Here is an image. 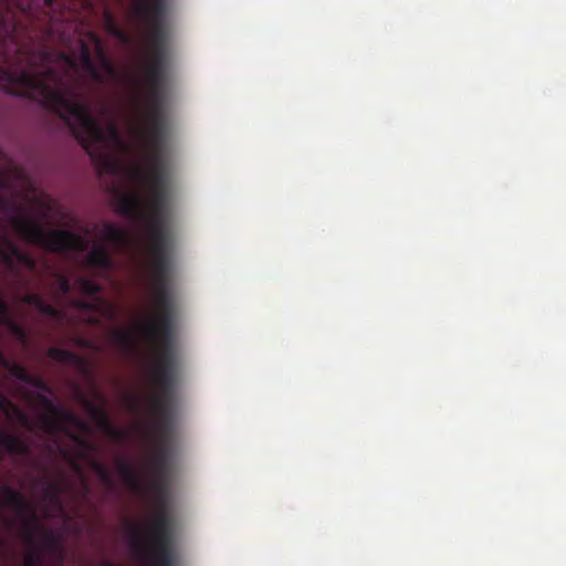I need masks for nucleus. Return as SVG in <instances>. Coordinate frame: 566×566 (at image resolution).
<instances>
[{"instance_id": "obj_1", "label": "nucleus", "mask_w": 566, "mask_h": 566, "mask_svg": "<svg viewBox=\"0 0 566 566\" xmlns=\"http://www.w3.org/2000/svg\"><path fill=\"white\" fill-rule=\"evenodd\" d=\"M171 248L172 241H148V277L155 313L142 325V332L155 352L150 369L154 394L148 398L153 416V452L148 461L147 492L159 500L167 496L169 489L174 395L179 377L175 347Z\"/></svg>"}, {"instance_id": "obj_2", "label": "nucleus", "mask_w": 566, "mask_h": 566, "mask_svg": "<svg viewBox=\"0 0 566 566\" xmlns=\"http://www.w3.org/2000/svg\"><path fill=\"white\" fill-rule=\"evenodd\" d=\"M45 78L57 82L60 80L53 70L43 75H33L28 70L13 72L0 67L1 90L9 95L38 102L45 109L56 114L87 153L95 145L106 142L122 144L118 127L109 123L103 128L92 115L90 105L81 99L75 87L62 82L52 86L45 82Z\"/></svg>"}, {"instance_id": "obj_3", "label": "nucleus", "mask_w": 566, "mask_h": 566, "mask_svg": "<svg viewBox=\"0 0 566 566\" xmlns=\"http://www.w3.org/2000/svg\"><path fill=\"white\" fill-rule=\"evenodd\" d=\"M92 40L95 45V55L98 61V65L93 60V54L90 46L84 42L80 41L78 48V56L75 57L67 53H61L60 59L66 67L65 73H59L54 67L49 66L42 72H32L29 71L33 75H43L45 72L53 70L55 74L59 76V82L51 78H45V82L52 86L59 85L61 82L66 85H71L75 87L78 93V83L75 77V74L83 70V72L88 75L96 84L104 85L117 78V70L107 55L101 39L92 34Z\"/></svg>"}, {"instance_id": "obj_4", "label": "nucleus", "mask_w": 566, "mask_h": 566, "mask_svg": "<svg viewBox=\"0 0 566 566\" xmlns=\"http://www.w3.org/2000/svg\"><path fill=\"white\" fill-rule=\"evenodd\" d=\"M156 501V510L147 523V544L144 545L139 530L130 531L132 546L134 551L146 557L150 566H175L176 554L174 551L172 518L166 505V499Z\"/></svg>"}, {"instance_id": "obj_5", "label": "nucleus", "mask_w": 566, "mask_h": 566, "mask_svg": "<svg viewBox=\"0 0 566 566\" xmlns=\"http://www.w3.org/2000/svg\"><path fill=\"white\" fill-rule=\"evenodd\" d=\"M1 506L10 507L21 518L19 533L28 547L38 546V538L41 541L42 552L54 549L59 545L56 535L42 526L33 503L22 492L8 485L0 488Z\"/></svg>"}, {"instance_id": "obj_6", "label": "nucleus", "mask_w": 566, "mask_h": 566, "mask_svg": "<svg viewBox=\"0 0 566 566\" xmlns=\"http://www.w3.org/2000/svg\"><path fill=\"white\" fill-rule=\"evenodd\" d=\"M39 426L48 434L64 433L69 437L80 448L76 458H85L94 450L90 441L72 430L74 428L81 432H87L90 428L86 421L61 406L53 416H40Z\"/></svg>"}, {"instance_id": "obj_7", "label": "nucleus", "mask_w": 566, "mask_h": 566, "mask_svg": "<svg viewBox=\"0 0 566 566\" xmlns=\"http://www.w3.org/2000/svg\"><path fill=\"white\" fill-rule=\"evenodd\" d=\"M116 468L123 482L136 492H147V482H144L134 465L124 458L116 459Z\"/></svg>"}, {"instance_id": "obj_8", "label": "nucleus", "mask_w": 566, "mask_h": 566, "mask_svg": "<svg viewBox=\"0 0 566 566\" xmlns=\"http://www.w3.org/2000/svg\"><path fill=\"white\" fill-rule=\"evenodd\" d=\"M84 409L90 415V417L95 420L101 429L106 431L114 439H122V431L115 429L109 421L104 408L91 400L84 399L83 401Z\"/></svg>"}, {"instance_id": "obj_9", "label": "nucleus", "mask_w": 566, "mask_h": 566, "mask_svg": "<svg viewBox=\"0 0 566 566\" xmlns=\"http://www.w3.org/2000/svg\"><path fill=\"white\" fill-rule=\"evenodd\" d=\"M0 448L2 451L13 454L27 457L30 454V446L18 434L10 433L0 427Z\"/></svg>"}, {"instance_id": "obj_10", "label": "nucleus", "mask_w": 566, "mask_h": 566, "mask_svg": "<svg viewBox=\"0 0 566 566\" xmlns=\"http://www.w3.org/2000/svg\"><path fill=\"white\" fill-rule=\"evenodd\" d=\"M87 265L101 269L109 270L113 268V259L107 248L103 245H95L86 255Z\"/></svg>"}, {"instance_id": "obj_11", "label": "nucleus", "mask_w": 566, "mask_h": 566, "mask_svg": "<svg viewBox=\"0 0 566 566\" xmlns=\"http://www.w3.org/2000/svg\"><path fill=\"white\" fill-rule=\"evenodd\" d=\"M1 241L2 253H0V260L10 272H15V259L19 258L22 250L7 237H1Z\"/></svg>"}, {"instance_id": "obj_12", "label": "nucleus", "mask_w": 566, "mask_h": 566, "mask_svg": "<svg viewBox=\"0 0 566 566\" xmlns=\"http://www.w3.org/2000/svg\"><path fill=\"white\" fill-rule=\"evenodd\" d=\"M102 235L108 242L122 248L126 245L128 235L125 229L112 222H105L102 230Z\"/></svg>"}, {"instance_id": "obj_13", "label": "nucleus", "mask_w": 566, "mask_h": 566, "mask_svg": "<svg viewBox=\"0 0 566 566\" xmlns=\"http://www.w3.org/2000/svg\"><path fill=\"white\" fill-rule=\"evenodd\" d=\"M46 355L54 361L76 365L82 363V358L69 350L56 346H52L48 349Z\"/></svg>"}, {"instance_id": "obj_14", "label": "nucleus", "mask_w": 566, "mask_h": 566, "mask_svg": "<svg viewBox=\"0 0 566 566\" xmlns=\"http://www.w3.org/2000/svg\"><path fill=\"white\" fill-rule=\"evenodd\" d=\"M43 497L53 505L61 507V494L63 492L62 485L49 480L42 481Z\"/></svg>"}, {"instance_id": "obj_15", "label": "nucleus", "mask_w": 566, "mask_h": 566, "mask_svg": "<svg viewBox=\"0 0 566 566\" xmlns=\"http://www.w3.org/2000/svg\"><path fill=\"white\" fill-rule=\"evenodd\" d=\"M0 411L4 412L7 416H9V412H13L17 415L19 421L29 428V420L27 416L17 407L14 406L6 396L0 394Z\"/></svg>"}, {"instance_id": "obj_16", "label": "nucleus", "mask_w": 566, "mask_h": 566, "mask_svg": "<svg viewBox=\"0 0 566 566\" xmlns=\"http://www.w3.org/2000/svg\"><path fill=\"white\" fill-rule=\"evenodd\" d=\"M91 468L95 472V474L97 475V478L101 480L102 483H104L107 488H113L114 479H113V474L108 467H106L105 464H103L96 460H93L91 462Z\"/></svg>"}, {"instance_id": "obj_17", "label": "nucleus", "mask_w": 566, "mask_h": 566, "mask_svg": "<svg viewBox=\"0 0 566 566\" xmlns=\"http://www.w3.org/2000/svg\"><path fill=\"white\" fill-rule=\"evenodd\" d=\"M15 265H17V271L11 272V273L17 277H21V272H20L19 266L24 268L29 272H33L36 269L35 260L32 258V255H30L29 253L23 252V251L21 252L19 258L15 259Z\"/></svg>"}, {"instance_id": "obj_18", "label": "nucleus", "mask_w": 566, "mask_h": 566, "mask_svg": "<svg viewBox=\"0 0 566 566\" xmlns=\"http://www.w3.org/2000/svg\"><path fill=\"white\" fill-rule=\"evenodd\" d=\"M24 566H43L44 554L39 546L29 547V551L24 555Z\"/></svg>"}, {"instance_id": "obj_19", "label": "nucleus", "mask_w": 566, "mask_h": 566, "mask_svg": "<svg viewBox=\"0 0 566 566\" xmlns=\"http://www.w3.org/2000/svg\"><path fill=\"white\" fill-rule=\"evenodd\" d=\"M113 342L123 349H130L134 347V338L130 333L123 329H115L112 333Z\"/></svg>"}, {"instance_id": "obj_20", "label": "nucleus", "mask_w": 566, "mask_h": 566, "mask_svg": "<svg viewBox=\"0 0 566 566\" xmlns=\"http://www.w3.org/2000/svg\"><path fill=\"white\" fill-rule=\"evenodd\" d=\"M106 29L107 32L114 38L119 39L122 41L127 40L126 33L117 25L111 12L106 13Z\"/></svg>"}, {"instance_id": "obj_21", "label": "nucleus", "mask_w": 566, "mask_h": 566, "mask_svg": "<svg viewBox=\"0 0 566 566\" xmlns=\"http://www.w3.org/2000/svg\"><path fill=\"white\" fill-rule=\"evenodd\" d=\"M78 285L81 291L88 296L98 295L102 291L101 286L96 282L84 277L78 280Z\"/></svg>"}, {"instance_id": "obj_22", "label": "nucleus", "mask_w": 566, "mask_h": 566, "mask_svg": "<svg viewBox=\"0 0 566 566\" xmlns=\"http://www.w3.org/2000/svg\"><path fill=\"white\" fill-rule=\"evenodd\" d=\"M38 401L45 411L42 416H53L60 407L59 405H55L48 396L42 394L38 395Z\"/></svg>"}, {"instance_id": "obj_23", "label": "nucleus", "mask_w": 566, "mask_h": 566, "mask_svg": "<svg viewBox=\"0 0 566 566\" xmlns=\"http://www.w3.org/2000/svg\"><path fill=\"white\" fill-rule=\"evenodd\" d=\"M38 311L48 317L59 319L62 317V313L52 304L46 303L44 300L38 307Z\"/></svg>"}, {"instance_id": "obj_24", "label": "nucleus", "mask_w": 566, "mask_h": 566, "mask_svg": "<svg viewBox=\"0 0 566 566\" xmlns=\"http://www.w3.org/2000/svg\"><path fill=\"white\" fill-rule=\"evenodd\" d=\"M12 374L15 378L21 380L22 382H33V376H31L25 368L20 365H14L12 368Z\"/></svg>"}, {"instance_id": "obj_25", "label": "nucleus", "mask_w": 566, "mask_h": 566, "mask_svg": "<svg viewBox=\"0 0 566 566\" xmlns=\"http://www.w3.org/2000/svg\"><path fill=\"white\" fill-rule=\"evenodd\" d=\"M54 276L56 280L59 291L64 295L71 293L72 287L70 280L65 275L60 273H56Z\"/></svg>"}, {"instance_id": "obj_26", "label": "nucleus", "mask_w": 566, "mask_h": 566, "mask_svg": "<svg viewBox=\"0 0 566 566\" xmlns=\"http://www.w3.org/2000/svg\"><path fill=\"white\" fill-rule=\"evenodd\" d=\"M12 324L9 317L8 304L0 295V325Z\"/></svg>"}, {"instance_id": "obj_27", "label": "nucleus", "mask_w": 566, "mask_h": 566, "mask_svg": "<svg viewBox=\"0 0 566 566\" xmlns=\"http://www.w3.org/2000/svg\"><path fill=\"white\" fill-rule=\"evenodd\" d=\"M43 298L39 294L35 293H29L23 297V302L28 305L33 306L38 310V307L41 305Z\"/></svg>"}, {"instance_id": "obj_28", "label": "nucleus", "mask_w": 566, "mask_h": 566, "mask_svg": "<svg viewBox=\"0 0 566 566\" xmlns=\"http://www.w3.org/2000/svg\"><path fill=\"white\" fill-rule=\"evenodd\" d=\"M28 384L32 385L39 389L48 390L45 382L36 377H33V382H28Z\"/></svg>"}, {"instance_id": "obj_29", "label": "nucleus", "mask_w": 566, "mask_h": 566, "mask_svg": "<svg viewBox=\"0 0 566 566\" xmlns=\"http://www.w3.org/2000/svg\"><path fill=\"white\" fill-rule=\"evenodd\" d=\"M51 59V52L48 49H43L40 54L41 63H48Z\"/></svg>"}, {"instance_id": "obj_30", "label": "nucleus", "mask_w": 566, "mask_h": 566, "mask_svg": "<svg viewBox=\"0 0 566 566\" xmlns=\"http://www.w3.org/2000/svg\"><path fill=\"white\" fill-rule=\"evenodd\" d=\"M12 327L14 329V332L21 337V338H24L25 337V334H24V331L18 326V325H13L12 324Z\"/></svg>"}, {"instance_id": "obj_31", "label": "nucleus", "mask_w": 566, "mask_h": 566, "mask_svg": "<svg viewBox=\"0 0 566 566\" xmlns=\"http://www.w3.org/2000/svg\"><path fill=\"white\" fill-rule=\"evenodd\" d=\"M78 306L82 307V308H90L91 307V305L87 302H80Z\"/></svg>"}, {"instance_id": "obj_32", "label": "nucleus", "mask_w": 566, "mask_h": 566, "mask_svg": "<svg viewBox=\"0 0 566 566\" xmlns=\"http://www.w3.org/2000/svg\"><path fill=\"white\" fill-rule=\"evenodd\" d=\"M44 2L48 7H51L55 2V0H44Z\"/></svg>"}, {"instance_id": "obj_33", "label": "nucleus", "mask_w": 566, "mask_h": 566, "mask_svg": "<svg viewBox=\"0 0 566 566\" xmlns=\"http://www.w3.org/2000/svg\"><path fill=\"white\" fill-rule=\"evenodd\" d=\"M6 524H7L8 526H10V527H12V526H13V522H12V521H10V520H6Z\"/></svg>"}, {"instance_id": "obj_34", "label": "nucleus", "mask_w": 566, "mask_h": 566, "mask_svg": "<svg viewBox=\"0 0 566 566\" xmlns=\"http://www.w3.org/2000/svg\"><path fill=\"white\" fill-rule=\"evenodd\" d=\"M4 542L2 539V537L0 536V548L3 546Z\"/></svg>"}, {"instance_id": "obj_35", "label": "nucleus", "mask_w": 566, "mask_h": 566, "mask_svg": "<svg viewBox=\"0 0 566 566\" xmlns=\"http://www.w3.org/2000/svg\"><path fill=\"white\" fill-rule=\"evenodd\" d=\"M2 459V453L0 452V460Z\"/></svg>"}]
</instances>
